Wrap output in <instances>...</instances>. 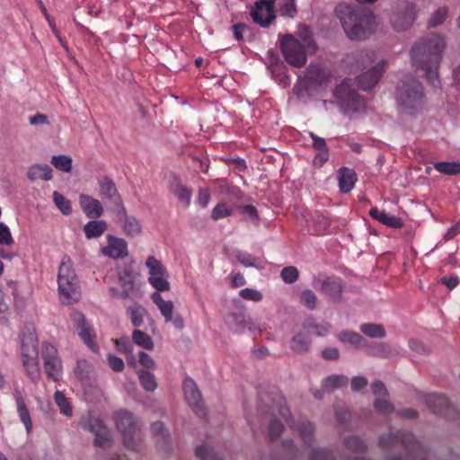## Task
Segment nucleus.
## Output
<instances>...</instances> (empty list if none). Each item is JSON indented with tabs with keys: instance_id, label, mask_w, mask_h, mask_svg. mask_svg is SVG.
I'll return each mask as SVG.
<instances>
[{
	"instance_id": "1",
	"label": "nucleus",
	"mask_w": 460,
	"mask_h": 460,
	"mask_svg": "<svg viewBox=\"0 0 460 460\" xmlns=\"http://www.w3.org/2000/svg\"><path fill=\"white\" fill-rule=\"evenodd\" d=\"M445 49L444 38L431 33L420 38L410 49L411 66L424 71L428 84L435 88L440 84L438 69Z\"/></svg>"
},
{
	"instance_id": "2",
	"label": "nucleus",
	"mask_w": 460,
	"mask_h": 460,
	"mask_svg": "<svg viewBox=\"0 0 460 460\" xmlns=\"http://www.w3.org/2000/svg\"><path fill=\"white\" fill-rule=\"evenodd\" d=\"M377 0H357L356 4L341 2L334 9L335 16L350 40H360L367 38L374 30L376 17L366 2L373 4Z\"/></svg>"
},
{
	"instance_id": "3",
	"label": "nucleus",
	"mask_w": 460,
	"mask_h": 460,
	"mask_svg": "<svg viewBox=\"0 0 460 460\" xmlns=\"http://www.w3.org/2000/svg\"><path fill=\"white\" fill-rule=\"evenodd\" d=\"M395 100L402 112L415 115L426 102L422 84L413 75L404 76L396 85Z\"/></svg>"
},
{
	"instance_id": "4",
	"label": "nucleus",
	"mask_w": 460,
	"mask_h": 460,
	"mask_svg": "<svg viewBox=\"0 0 460 460\" xmlns=\"http://www.w3.org/2000/svg\"><path fill=\"white\" fill-rule=\"evenodd\" d=\"M117 430L121 434L124 447L131 451H138L143 441L142 423L130 411H117Z\"/></svg>"
},
{
	"instance_id": "5",
	"label": "nucleus",
	"mask_w": 460,
	"mask_h": 460,
	"mask_svg": "<svg viewBox=\"0 0 460 460\" xmlns=\"http://www.w3.org/2000/svg\"><path fill=\"white\" fill-rule=\"evenodd\" d=\"M379 446L383 449H391L402 447L407 456L414 460H427L428 451L408 431L398 430L395 433H388L379 438Z\"/></svg>"
},
{
	"instance_id": "6",
	"label": "nucleus",
	"mask_w": 460,
	"mask_h": 460,
	"mask_svg": "<svg viewBox=\"0 0 460 460\" xmlns=\"http://www.w3.org/2000/svg\"><path fill=\"white\" fill-rule=\"evenodd\" d=\"M58 285L62 304L70 305L78 300V279L68 256H64L58 269Z\"/></svg>"
},
{
	"instance_id": "7",
	"label": "nucleus",
	"mask_w": 460,
	"mask_h": 460,
	"mask_svg": "<svg viewBox=\"0 0 460 460\" xmlns=\"http://www.w3.org/2000/svg\"><path fill=\"white\" fill-rule=\"evenodd\" d=\"M279 47L285 60L289 65L298 68L305 65L307 60L305 47L293 35L280 36Z\"/></svg>"
},
{
	"instance_id": "8",
	"label": "nucleus",
	"mask_w": 460,
	"mask_h": 460,
	"mask_svg": "<svg viewBox=\"0 0 460 460\" xmlns=\"http://www.w3.org/2000/svg\"><path fill=\"white\" fill-rule=\"evenodd\" d=\"M351 81L345 79L337 85L333 91V96L337 104L344 111H358L365 106L363 99L356 90L351 87Z\"/></svg>"
},
{
	"instance_id": "9",
	"label": "nucleus",
	"mask_w": 460,
	"mask_h": 460,
	"mask_svg": "<svg viewBox=\"0 0 460 460\" xmlns=\"http://www.w3.org/2000/svg\"><path fill=\"white\" fill-rule=\"evenodd\" d=\"M21 349L23 367L30 378L34 381L40 376L37 344L32 338L23 339Z\"/></svg>"
},
{
	"instance_id": "10",
	"label": "nucleus",
	"mask_w": 460,
	"mask_h": 460,
	"mask_svg": "<svg viewBox=\"0 0 460 460\" xmlns=\"http://www.w3.org/2000/svg\"><path fill=\"white\" fill-rule=\"evenodd\" d=\"M41 356L44 362V371L48 377L55 382L62 376V362L57 349L49 343L42 344Z\"/></svg>"
},
{
	"instance_id": "11",
	"label": "nucleus",
	"mask_w": 460,
	"mask_h": 460,
	"mask_svg": "<svg viewBox=\"0 0 460 460\" xmlns=\"http://www.w3.org/2000/svg\"><path fill=\"white\" fill-rule=\"evenodd\" d=\"M71 320L77 330L82 341L93 351L98 350L95 343L96 334L93 326L86 321L85 316L79 311L74 310L70 314Z\"/></svg>"
},
{
	"instance_id": "12",
	"label": "nucleus",
	"mask_w": 460,
	"mask_h": 460,
	"mask_svg": "<svg viewBox=\"0 0 460 460\" xmlns=\"http://www.w3.org/2000/svg\"><path fill=\"white\" fill-rule=\"evenodd\" d=\"M82 428L94 434V446L102 448H109L112 445L111 436L107 427L100 419L89 418L81 423Z\"/></svg>"
},
{
	"instance_id": "13",
	"label": "nucleus",
	"mask_w": 460,
	"mask_h": 460,
	"mask_svg": "<svg viewBox=\"0 0 460 460\" xmlns=\"http://www.w3.org/2000/svg\"><path fill=\"white\" fill-rule=\"evenodd\" d=\"M415 20V8L412 4L406 3L398 6L393 12L390 22L397 31L408 30Z\"/></svg>"
},
{
	"instance_id": "14",
	"label": "nucleus",
	"mask_w": 460,
	"mask_h": 460,
	"mask_svg": "<svg viewBox=\"0 0 460 460\" xmlns=\"http://www.w3.org/2000/svg\"><path fill=\"white\" fill-rule=\"evenodd\" d=\"M183 393L186 401L197 414V416L199 418H204L207 414V411L201 401V394L196 383L192 379L186 378L183 381Z\"/></svg>"
},
{
	"instance_id": "15",
	"label": "nucleus",
	"mask_w": 460,
	"mask_h": 460,
	"mask_svg": "<svg viewBox=\"0 0 460 460\" xmlns=\"http://www.w3.org/2000/svg\"><path fill=\"white\" fill-rule=\"evenodd\" d=\"M344 288V282L341 278L330 276L321 281L320 291L332 301L341 302Z\"/></svg>"
},
{
	"instance_id": "16",
	"label": "nucleus",
	"mask_w": 460,
	"mask_h": 460,
	"mask_svg": "<svg viewBox=\"0 0 460 460\" xmlns=\"http://www.w3.org/2000/svg\"><path fill=\"white\" fill-rule=\"evenodd\" d=\"M251 16L255 23L263 28L268 27L276 18L272 3L266 0L256 3L255 7L251 12Z\"/></svg>"
},
{
	"instance_id": "17",
	"label": "nucleus",
	"mask_w": 460,
	"mask_h": 460,
	"mask_svg": "<svg viewBox=\"0 0 460 460\" xmlns=\"http://www.w3.org/2000/svg\"><path fill=\"white\" fill-rule=\"evenodd\" d=\"M119 279L122 288V297L136 298L139 296L140 292L136 283V274L130 265L127 266L123 271L119 273Z\"/></svg>"
},
{
	"instance_id": "18",
	"label": "nucleus",
	"mask_w": 460,
	"mask_h": 460,
	"mask_svg": "<svg viewBox=\"0 0 460 460\" xmlns=\"http://www.w3.org/2000/svg\"><path fill=\"white\" fill-rule=\"evenodd\" d=\"M385 62L382 61L377 66L371 67L367 72H364L357 76L358 85L363 91L372 90L384 73V66Z\"/></svg>"
},
{
	"instance_id": "19",
	"label": "nucleus",
	"mask_w": 460,
	"mask_h": 460,
	"mask_svg": "<svg viewBox=\"0 0 460 460\" xmlns=\"http://www.w3.org/2000/svg\"><path fill=\"white\" fill-rule=\"evenodd\" d=\"M117 220L127 236H136L141 233V225L135 217L127 215L122 204L117 202Z\"/></svg>"
},
{
	"instance_id": "20",
	"label": "nucleus",
	"mask_w": 460,
	"mask_h": 460,
	"mask_svg": "<svg viewBox=\"0 0 460 460\" xmlns=\"http://www.w3.org/2000/svg\"><path fill=\"white\" fill-rule=\"evenodd\" d=\"M425 403L432 412L437 414L447 415L450 409L449 400L442 394H428L425 398Z\"/></svg>"
},
{
	"instance_id": "21",
	"label": "nucleus",
	"mask_w": 460,
	"mask_h": 460,
	"mask_svg": "<svg viewBox=\"0 0 460 460\" xmlns=\"http://www.w3.org/2000/svg\"><path fill=\"white\" fill-rule=\"evenodd\" d=\"M312 344L311 333L308 331H301L295 334L290 341V349L296 354H305Z\"/></svg>"
},
{
	"instance_id": "22",
	"label": "nucleus",
	"mask_w": 460,
	"mask_h": 460,
	"mask_svg": "<svg viewBox=\"0 0 460 460\" xmlns=\"http://www.w3.org/2000/svg\"><path fill=\"white\" fill-rule=\"evenodd\" d=\"M376 57V55L373 50L360 49L353 52L348 58L352 59L349 60L351 66L356 69H364L375 61Z\"/></svg>"
},
{
	"instance_id": "23",
	"label": "nucleus",
	"mask_w": 460,
	"mask_h": 460,
	"mask_svg": "<svg viewBox=\"0 0 460 460\" xmlns=\"http://www.w3.org/2000/svg\"><path fill=\"white\" fill-rule=\"evenodd\" d=\"M80 206L89 218H97L102 213V206L98 199L89 195H81L79 198Z\"/></svg>"
},
{
	"instance_id": "24",
	"label": "nucleus",
	"mask_w": 460,
	"mask_h": 460,
	"mask_svg": "<svg viewBox=\"0 0 460 460\" xmlns=\"http://www.w3.org/2000/svg\"><path fill=\"white\" fill-rule=\"evenodd\" d=\"M339 188L341 192H349L357 181V174L354 170L348 167H341L338 170Z\"/></svg>"
},
{
	"instance_id": "25",
	"label": "nucleus",
	"mask_w": 460,
	"mask_h": 460,
	"mask_svg": "<svg viewBox=\"0 0 460 460\" xmlns=\"http://www.w3.org/2000/svg\"><path fill=\"white\" fill-rule=\"evenodd\" d=\"M305 78L314 85H321L329 81V74L317 65L310 64L305 71Z\"/></svg>"
},
{
	"instance_id": "26",
	"label": "nucleus",
	"mask_w": 460,
	"mask_h": 460,
	"mask_svg": "<svg viewBox=\"0 0 460 460\" xmlns=\"http://www.w3.org/2000/svg\"><path fill=\"white\" fill-rule=\"evenodd\" d=\"M310 137L313 139V147L319 151L314 156V163L322 166L329 159V149L325 139L316 136L314 133H310Z\"/></svg>"
},
{
	"instance_id": "27",
	"label": "nucleus",
	"mask_w": 460,
	"mask_h": 460,
	"mask_svg": "<svg viewBox=\"0 0 460 460\" xmlns=\"http://www.w3.org/2000/svg\"><path fill=\"white\" fill-rule=\"evenodd\" d=\"M369 216L389 227L401 228L403 226L402 220L400 217L389 216L385 211L379 210L377 208H372L369 210Z\"/></svg>"
},
{
	"instance_id": "28",
	"label": "nucleus",
	"mask_w": 460,
	"mask_h": 460,
	"mask_svg": "<svg viewBox=\"0 0 460 460\" xmlns=\"http://www.w3.org/2000/svg\"><path fill=\"white\" fill-rule=\"evenodd\" d=\"M171 190L180 201L188 206L190 202L191 190L182 184L180 177L173 176L171 182Z\"/></svg>"
},
{
	"instance_id": "29",
	"label": "nucleus",
	"mask_w": 460,
	"mask_h": 460,
	"mask_svg": "<svg viewBox=\"0 0 460 460\" xmlns=\"http://www.w3.org/2000/svg\"><path fill=\"white\" fill-rule=\"evenodd\" d=\"M151 298L157 305L160 313L164 317L166 323L172 320L173 303L172 301H164L160 293L155 292L152 294Z\"/></svg>"
},
{
	"instance_id": "30",
	"label": "nucleus",
	"mask_w": 460,
	"mask_h": 460,
	"mask_svg": "<svg viewBox=\"0 0 460 460\" xmlns=\"http://www.w3.org/2000/svg\"><path fill=\"white\" fill-rule=\"evenodd\" d=\"M348 377L343 375H331L323 383V391L332 393L334 390L345 387L348 385Z\"/></svg>"
},
{
	"instance_id": "31",
	"label": "nucleus",
	"mask_w": 460,
	"mask_h": 460,
	"mask_svg": "<svg viewBox=\"0 0 460 460\" xmlns=\"http://www.w3.org/2000/svg\"><path fill=\"white\" fill-rule=\"evenodd\" d=\"M27 176L31 181H49L52 178V169L48 164H35L29 168Z\"/></svg>"
},
{
	"instance_id": "32",
	"label": "nucleus",
	"mask_w": 460,
	"mask_h": 460,
	"mask_svg": "<svg viewBox=\"0 0 460 460\" xmlns=\"http://www.w3.org/2000/svg\"><path fill=\"white\" fill-rule=\"evenodd\" d=\"M16 404L20 420L24 425L27 434H30L32 429V421L28 408L22 395L16 397Z\"/></svg>"
},
{
	"instance_id": "33",
	"label": "nucleus",
	"mask_w": 460,
	"mask_h": 460,
	"mask_svg": "<svg viewBox=\"0 0 460 460\" xmlns=\"http://www.w3.org/2000/svg\"><path fill=\"white\" fill-rule=\"evenodd\" d=\"M107 229L106 223L102 220L89 221L84 226V232L87 239L96 238L101 236Z\"/></svg>"
},
{
	"instance_id": "34",
	"label": "nucleus",
	"mask_w": 460,
	"mask_h": 460,
	"mask_svg": "<svg viewBox=\"0 0 460 460\" xmlns=\"http://www.w3.org/2000/svg\"><path fill=\"white\" fill-rule=\"evenodd\" d=\"M338 339L344 344H349L354 347L364 346L366 339L359 333L352 331H343L338 334Z\"/></svg>"
},
{
	"instance_id": "35",
	"label": "nucleus",
	"mask_w": 460,
	"mask_h": 460,
	"mask_svg": "<svg viewBox=\"0 0 460 460\" xmlns=\"http://www.w3.org/2000/svg\"><path fill=\"white\" fill-rule=\"evenodd\" d=\"M296 430L302 438L304 443L310 447L314 441V429L313 424L308 420L300 421L296 425Z\"/></svg>"
},
{
	"instance_id": "36",
	"label": "nucleus",
	"mask_w": 460,
	"mask_h": 460,
	"mask_svg": "<svg viewBox=\"0 0 460 460\" xmlns=\"http://www.w3.org/2000/svg\"><path fill=\"white\" fill-rule=\"evenodd\" d=\"M131 323L134 327H139L144 322V316L147 314L146 308L139 304H134L128 308Z\"/></svg>"
},
{
	"instance_id": "37",
	"label": "nucleus",
	"mask_w": 460,
	"mask_h": 460,
	"mask_svg": "<svg viewBox=\"0 0 460 460\" xmlns=\"http://www.w3.org/2000/svg\"><path fill=\"white\" fill-rule=\"evenodd\" d=\"M54 401L59 409L61 414L66 417H71L73 415V407L61 391H56L54 394Z\"/></svg>"
},
{
	"instance_id": "38",
	"label": "nucleus",
	"mask_w": 460,
	"mask_h": 460,
	"mask_svg": "<svg viewBox=\"0 0 460 460\" xmlns=\"http://www.w3.org/2000/svg\"><path fill=\"white\" fill-rule=\"evenodd\" d=\"M359 329L365 335L374 339L385 338L386 335L384 326L378 323H363Z\"/></svg>"
},
{
	"instance_id": "39",
	"label": "nucleus",
	"mask_w": 460,
	"mask_h": 460,
	"mask_svg": "<svg viewBox=\"0 0 460 460\" xmlns=\"http://www.w3.org/2000/svg\"><path fill=\"white\" fill-rule=\"evenodd\" d=\"M132 341L135 344L144 348L145 349L152 350L154 349V341L152 338L147 333L140 330H135L133 332Z\"/></svg>"
},
{
	"instance_id": "40",
	"label": "nucleus",
	"mask_w": 460,
	"mask_h": 460,
	"mask_svg": "<svg viewBox=\"0 0 460 460\" xmlns=\"http://www.w3.org/2000/svg\"><path fill=\"white\" fill-rule=\"evenodd\" d=\"M434 168L446 175L460 174L459 162H438L434 164Z\"/></svg>"
},
{
	"instance_id": "41",
	"label": "nucleus",
	"mask_w": 460,
	"mask_h": 460,
	"mask_svg": "<svg viewBox=\"0 0 460 460\" xmlns=\"http://www.w3.org/2000/svg\"><path fill=\"white\" fill-rule=\"evenodd\" d=\"M138 378L141 385L146 391L153 392L157 387L155 376L147 370H139Z\"/></svg>"
},
{
	"instance_id": "42",
	"label": "nucleus",
	"mask_w": 460,
	"mask_h": 460,
	"mask_svg": "<svg viewBox=\"0 0 460 460\" xmlns=\"http://www.w3.org/2000/svg\"><path fill=\"white\" fill-rule=\"evenodd\" d=\"M151 432L157 440L164 444L168 443L170 440V433L162 421L153 422L151 424Z\"/></svg>"
},
{
	"instance_id": "43",
	"label": "nucleus",
	"mask_w": 460,
	"mask_h": 460,
	"mask_svg": "<svg viewBox=\"0 0 460 460\" xmlns=\"http://www.w3.org/2000/svg\"><path fill=\"white\" fill-rule=\"evenodd\" d=\"M297 34H298V37L302 40L301 43L305 47H307L308 49H316V44H315V42L313 40V33H312L310 28L307 25L300 24L298 26V32H297Z\"/></svg>"
},
{
	"instance_id": "44",
	"label": "nucleus",
	"mask_w": 460,
	"mask_h": 460,
	"mask_svg": "<svg viewBox=\"0 0 460 460\" xmlns=\"http://www.w3.org/2000/svg\"><path fill=\"white\" fill-rule=\"evenodd\" d=\"M189 155L191 158L193 167L196 171H200L204 173H207L208 172L209 159L206 155H204L203 153H199L197 155L190 154Z\"/></svg>"
},
{
	"instance_id": "45",
	"label": "nucleus",
	"mask_w": 460,
	"mask_h": 460,
	"mask_svg": "<svg viewBox=\"0 0 460 460\" xmlns=\"http://www.w3.org/2000/svg\"><path fill=\"white\" fill-rule=\"evenodd\" d=\"M51 164L58 171L69 172L72 169V159L66 155H54Z\"/></svg>"
},
{
	"instance_id": "46",
	"label": "nucleus",
	"mask_w": 460,
	"mask_h": 460,
	"mask_svg": "<svg viewBox=\"0 0 460 460\" xmlns=\"http://www.w3.org/2000/svg\"><path fill=\"white\" fill-rule=\"evenodd\" d=\"M239 212L243 216L244 219L252 221L253 224L258 225L260 217L257 208L252 205L239 206Z\"/></svg>"
},
{
	"instance_id": "47",
	"label": "nucleus",
	"mask_w": 460,
	"mask_h": 460,
	"mask_svg": "<svg viewBox=\"0 0 460 460\" xmlns=\"http://www.w3.org/2000/svg\"><path fill=\"white\" fill-rule=\"evenodd\" d=\"M53 199L56 206L64 215H70L72 212L71 202L62 194L54 191Z\"/></svg>"
},
{
	"instance_id": "48",
	"label": "nucleus",
	"mask_w": 460,
	"mask_h": 460,
	"mask_svg": "<svg viewBox=\"0 0 460 460\" xmlns=\"http://www.w3.org/2000/svg\"><path fill=\"white\" fill-rule=\"evenodd\" d=\"M375 410L381 414H389L394 411V404L386 397H377L374 401Z\"/></svg>"
},
{
	"instance_id": "49",
	"label": "nucleus",
	"mask_w": 460,
	"mask_h": 460,
	"mask_svg": "<svg viewBox=\"0 0 460 460\" xmlns=\"http://www.w3.org/2000/svg\"><path fill=\"white\" fill-rule=\"evenodd\" d=\"M448 10L446 6L439 7L428 22L429 28H435L442 24L447 17Z\"/></svg>"
},
{
	"instance_id": "50",
	"label": "nucleus",
	"mask_w": 460,
	"mask_h": 460,
	"mask_svg": "<svg viewBox=\"0 0 460 460\" xmlns=\"http://www.w3.org/2000/svg\"><path fill=\"white\" fill-rule=\"evenodd\" d=\"M146 266L149 270V274H166V269L155 256L147 257Z\"/></svg>"
},
{
	"instance_id": "51",
	"label": "nucleus",
	"mask_w": 460,
	"mask_h": 460,
	"mask_svg": "<svg viewBox=\"0 0 460 460\" xmlns=\"http://www.w3.org/2000/svg\"><path fill=\"white\" fill-rule=\"evenodd\" d=\"M345 447L353 452H364L367 450V446L364 441L358 437H349L344 440Z\"/></svg>"
},
{
	"instance_id": "52",
	"label": "nucleus",
	"mask_w": 460,
	"mask_h": 460,
	"mask_svg": "<svg viewBox=\"0 0 460 460\" xmlns=\"http://www.w3.org/2000/svg\"><path fill=\"white\" fill-rule=\"evenodd\" d=\"M299 272L295 266H287L281 270L280 277L287 284H293L298 279Z\"/></svg>"
},
{
	"instance_id": "53",
	"label": "nucleus",
	"mask_w": 460,
	"mask_h": 460,
	"mask_svg": "<svg viewBox=\"0 0 460 460\" xmlns=\"http://www.w3.org/2000/svg\"><path fill=\"white\" fill-rule=\"evenodd\" d=\"M115 193L113 182L109 178H103L100 181V194L102 199H111Z\"/></svg>"
},
{
	"instance_id": "54",
	"label": "nucleus",
	"mask_w": 460,
	"mask_h": 460,
	"mask_svg": "<svg viewBox=\"0 0 460 460\" xmlns=\"http://www.w3.org/2000/svg\"><path fill=\"white\" fill-rule=\"evenodd\" d=\"M300 302L306 308L314 310L317 305V296L312 290L305 289L300 295Z\"/></svg>"
},
{
	"instance_id": "55",
	"label": "nucleus",
	"mask_w": 460,
	"mask_h": 460,
	"mask_svg": "<svg viewBox=\"0 0 460 460\" xmlns=\"http://www.w3.org/2000/svg\"><path fill=\"white\" fill-rule=\"evenodd\" d=\"M232 210L228 208L226 203L217 204L211 211V218L214 221L227 217L231 216Z\"/></svg>"
},
{
	"instance_id": "56",
	"label": "nucleus",
	"mask_w": 460,
	"mask_h": 460,
	"mask_svg": "<svg viewBox=\"0 0 460 460\" xmlns=\"http://www.w3.org/2000/svg\"><path fill=\"white\" fill-rule=\"evenodd\" d=\"M313 221L317 227L318 234L324 233L331 226L330 218L321 213H315L313 217Z\"/></svg>"
},
{
	"instance_id": "57",
	"label": "nucleus",
	"mask_w": 460,
	"mask_h": 460,
	"mask_svg": "<svg viewBox=\"0 0 460 460\" xmlns=\"http://www.w3.org/2000/svg\"><path fill=\"white\" fill-rule=\"evenodd\" d=\"M195 454L201 460H222L211 448L204 445L198 447Z\"/></svg>"
},
{
	"instance_id": "58",
	"label": "nucleus",
	"mask_w": 460,
	"mask_h": 460,
	"mask_svg": "<svg viewBox=\"0 0 460 460\" xmlns=\"http://www.w3.org/2000/svg\"><path fill=\"white\" fill-rule=\"evenodd\" d=\"M309 460H335L332 451L324 448L312 449L309 455Z\"/></svg>"
},
{
	"instance_id": "59",
	"label": "nucleus",
	"mask_w": 460,
	"mask_h": 460,
	"mask_svg": "<svg viewBox=\"0 0 460 460\" xmlns=\"http://www.w3.org/2000/svg\"><path fill=\"white\" fill-rule=\"evenodd\" d=\"M168 275L163 278H149V283L158 293L170 290V283L167 280Z\"/></svg>"
},
{
	"instance_id": "60",
	"label": "nucleus",
	"mask_w": 460,
	"mask_h": 460,
	"mask_svg": "<svg viewBox=\"0 0 460 460\" xmlns=\"http://www.w3.org/2000/svg\"><path fill=\"white\" fill-rule=\"evenodd\" d=\"M284 426L283 424L276 420L273 419L269 425V438L270 440L277 439L283 432Z\"/></svg>"
},
{
	"instance_id": "61",
	"label": "nucleus",
	"mask_w": 460,
	"mask_h": 460,
	"mask_svg": "<svg viewBox=\"0 0 460 460\" xmlns=\"http://www.w3.org/2000/svg\"><path fill=\"white\" fill-rule=\"evenodd\" d=\"M240 296L245 300L259 302L262 299V294L252 288H243L239 293Z\"/></svg>"
},
{
	"instance_id": "62",
	"label": "nucleus",
	"mask_w": 460,
	"mask_h": 460,
	"mask_svg": "<svg viewBox=\"0 0 460 460\" xmlns=\"http://www.w3.org/2000/svg\"><path fill=\"white\" fill-rule=\"evenodd\" d=\"M13 243V238L12 237L10 229L4 223H0V244L9 246Z\"/></svg>"
},
{
	"instance_id": "63",
	"label": "nucleus",
	"mask_w": 460,
	"mask_h": 460,
	"mask_svg": "<svg viewBox=\"0 0 460 460\" xmlns=\"http://www.w3.org/2000/svg\"><path fill=\"white\" fill-rule=\"evenodd\" d=\"M372 391L375 395L379 396L380 398L388 397L389 395L385 384L380 380H376L372 383Z\"/></svg>"
},
{
	"instance_id": "64",
	"label": "nucleus",
	"mask_w": 460,
	"mask_h": 460,
	"mask_svg": "<svg viewBox=\"0 0 460 460\" xmlns=\"http://www.w3.org/2000/svg\"><path fill=\"white\" fill-rule=\"evenodd\" d=\"M138 361L141 366H143L144 367H146L147 369L155 368V362L154 361L152 357L144 351H140L138 353Z\"/></svg>"
}]
</instances>
